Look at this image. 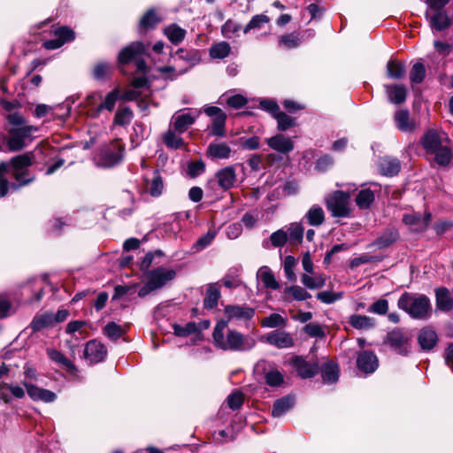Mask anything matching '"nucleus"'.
Listing matches in <instances>:
<instances>
[{
	"label": "nucleus",
	"mask_w": 453,
	"mask_h": 453,
	"mask_svg": "<svg viewBox=\"0 0 453 453\" xmlns=\"http://www.w3.org/2000/svg\"><path fill=\"white\" fill-rule=\"evenodd\" d=\"M33 156L26 153L13 157L9 163H0V197L7 195L9 190L17 191L35 180V176L28 172Z\"/></svg>",
	"instance_id": "obj_1"
},
{
	"label": "nucleus",
	"mask_w": 453,
	"mask_h": 453,
	"mask_svg": "<svg viewBox=\"0 0 453 453\" xmlns=\"http://www.w3.org/2000/svg\"><path fill=\"white\" fill-rule=\"evenodd\" d=\"M227 326V321H219L213 330L212 337L216 347L223 350L247 351L254 348L256 342L248 338L235 330H228L224 336V330Z\"/></svg>",
	"instance_id": "obj_2"
},
{
	"label": "nucleus",
	"mask_w": 453,
	"mask_h": 453,
	"mask_svg": "<svg viewBox=\"0 0 453 453\" xmlns=\"http://www.w3.org/2000/svg\"><path fill=\"white\" fill-rule=\"evenodd\" d=\"M397 306L414 319L426 320L432 316L431 301L424 294L404 292L400 296Z\"/></svg>",
	"instance_id": "obj_3"
},
{
	"label": "nucleus",
	"mask_w": 453,
	"mask_h": 453,
	"mask_svg": "<svg viewBox=\"0 0 453 453\" xmlns=\"http://www.w3.org/2000/svg\"><path fill=\"white\" fill-rule=\"evenodd\" d=\"M37 130L38 128L32 125L8 128V138L6 142L9 150L11 151L21 150L32 141V134Z\"/></svg>",
	"instance_id": "obj_4"
},
{
	"label": "nucleus",
	"mask_w": 453,
	"mask_h": 453,
	"mask_svg": "<svg viewBox=\"0 0 453 453\" xmlns=\"http://www.w3.org/2000/svg\"><path fill=\"white\" fill-rule=\"evenodd\" d=\"M146 50L147 47L142 42H133L119 53V62L121 65H126L134 60L135 61L137 70L145 73L147 65L141 57L145 54Z\"/></svg>",
	"instance_id": "obj_5"
},
{
	"label": "nucleus",
	"mask_w": 453,
	"mask_h": 453,
	"mask_svg": "<svg viewBox=\"0 0 453 453\" xmlns=\"http://www.w3.org/2000/svg\"><path fill=\"white\" fill-rule=\"evenodd\" d=\"M349 194L343 191H334L326 198V205L333 217L345 218L349 215Z\"/></svg>",
	"instance_id": "obj_6"
},
{
	"label": "nucleus",
	"mask_w": 453,
	"mask_h": 453,
	"mask_svg": "<svg viewBox=\"0 0 453 453\" xmlns=\"http://www.w3.org/2000/svg\"><path fill=\"white\" fill-rule=\"evenodd\" d=\"M124 151V145L120 142L115 141L102 150L98 157L97 165L102 167H112L122 160Z\"/></svg>",
	"instance_id": "obj_7"
},
{
	"label": "nucleus",
	"mask_w": 453,
	"mask_h": 453,
	"mask_svg": "<svg viewBox=\"0 0 453 453\" xmlns=\"http://www.w3.org/2000/svg\"><path fill=\"white\" fill-rule=\"evenodd\" d=\"M388 342L401 355H406L409 351V336L402 329L397 328L388 333Z\"/></svg>",
	"instance_id": "obj_8"
},
{
	"label": "nucleus",
	"mask_w": 453,
	"mask_h": 453,
	"mask_svg": "<svg viewBox=\"0 0 453 453\" xmlns=\"http://www.w3.org/2000/svg\"><path fill=\"white\" fill-rule=\"evenodd\" d=\"M393 119L395 127L403 133H411L418 127V122L411 117L410 111L406 109L395 111Z\"/></svg>",
	"instance_id": "obj_9"
},
{
	"label": "nucleus",
	"mask_w": 453,
	"mask_h": 453,
	"mask_svg": "<svg viewBox=\"0 0 453 453\" xmlns=\"http://www.w3.org/2000/svg\"><path fill=\"white\" fill-rule=\"evenodd\" d=\"M55 39L48 40L43 42L47 50H56L62 47L65 42L74 39V32L68 27H60L54 31Z\"/></svg>",
	"instance_id": "obj_10"
},
{
	"label": "nucleus",
	"mask_w": 453,
	"mask_h": 453,
	"mask_svg": "<svg viewBox=\"0 0 453 453\" xmlns=\"http://www.w3.org/2000/svg\"><path fill=\"white\" fill-rule=\"evenodd\" d=\"M107 355V349L104 344L96 340L89 341L84 349V357L89 364L102 362Z\"/></svg>",
	"instance_id": "obj_11"
},
{
	"label": "nucleus",
	"mask_w": 453,
	"mask_h": 453,
	"mask_svg": "<svg viewBox=\"0 0 453 453\" xmlns=\"http://www.w3.org/2000/svg\"><path fill=\"white\" fill-rule=\"evenodd\" d=\"M176 276V272L173 269L159 266L148 273L147 278L150 279L157 289L165 286L168 282L172 281Z\"/></svg>",
	"instance_id": "obj_12"
},
{
	"label": "nucleus",
	"mask_w": 453,
	"mask_h": 453,
	"mask_svg": "<svg viewBox=\"0 0 453 453\" xmlns=\"http://www.w3.org/2000/svg\"><path fill=\"white\" fill-rule=\"evenodd\" d=\"M22 384L26 388L27 393L28 396L33 401H41L43 403H52L56 400L57 395L45 388H39L32 383H28L27 381H23Z\"/></svg>",
	"instance_id": "obj_13"
},
{
	"label": "nucleus",
	"mask_w": 453,
	"mask_h": 453,
	"mask_svg": "<svg viewBox=\"0 0 453 453\" xmlns=\"http://www.w3.org/2000/svg\"><path fill=\"white\" fill-rule=\"evenodd\" d=\"M171 57L174 59V61L183 60L187 64V66L180 70L178 73L174 75V77L183 74L186 71H188L191 66L195 65L200 60L197 50H188L183 48L177 50L174 55L171 54Z\"/></svg>",
	"instance_id": "obj_14"
},
{
	"label": "nucleus",
	"mask_w": 453,
	"mask_h": 453,
	"mask_svg": "<svg viewBox=\"0 0 453 453\" xmlns=\"http://www.w3.org/2000/svg\"><path fill=\"white\" fill-rule=\"evenodd\" d=\"M266 342L279 349H287L294 346L292 335L286 331L275 330L266 334Z\"/></svg>",
	"instance_id": "obj_15"
},
{
	"label": "nucleus",
	"mask_w": 453,
	"mask_h": 453,
	"mask_svg": "<svg viewBox=\"0 0 453 453\" xmlns=\"http://www.w3.org/2000/svg\"><path fill=\"white\" fill-rule=\"evenodd\" d=\"M357 365L360 371L365 373H372L379 366V361L375 354L365 350L357 356Z\"/></svg>",
	"instance_id": "obj_16"
},
{
	"label": "nucleus",
	"mask_w": 453,
	"mask_h": 453,
	"mask_svg": "<svg viewBox=\"0 0 453 453\" xmlns=\"http://www.w3.org/2000/svg\"><path fill=\"white\" fill-rule=\"evenodd\" d=\"M434 13L430 14L426 12V18L429 21L430 27L436 31H442L450 26V19L448 14L442 10H434Z\"/></svg>",
	"instance_id": "obj_17"
},
{
	"label": "nucleus",
	"mask_w": 453,
	"mask_h": 453,
	"mask_svg": "<svg viewBox=\"0 0 453 453\" xmlns=\"http://www.w3.org/2000/svg\"><path fill=\"white\" fill-rule=\"evenodd\" d=\"M224 311L227 317V322L231 319L249 320L255 313V311L250 307L238 305H227Z\"/></svg>",
	"instance_id": "obj_18"
},
{
	"label": "nucleus",
	"mask_w": 453,
	"mask_h": 453,
	"mask_svg": "<svg viewBox=\"0 0 453 453\" xmlns=\"http://www.w3.org/2000/svg\"><path fill=\"white\" fill-rule=\"evenodd\" d=\"M431 219L430 213L421 216L419 213L404 214L403 221L412 227L413 231L421 232L427 228Z\"/></svg>",
	"instance_id": "obj_19"
},
{
	"label": "nucleus",
	"mask_w": 453,
	"mask_h": 453,
	"mask_svg": "<svg viewBox=\"0 0 453 453\" xmlns=\"http://www.w3.org/2000/svg\"><path fill=\"white\" fill-rule=\"evenodd\" d=\"M268 146L282 154H288L294 149V143L291 139L285 137L283 134H276L266 140Z\"/></svg>",
	"instance_id": "obj_20"
},
{
	"label": "nucleus",
	"mask_w": 453,
	"mask_h": 453,
	"mask_svg": "<svg viewBox=\"0 0 453 453\" xmlns=\"http://www.w3.org/2000/svg\"><path fill=\"white\" fill-rule=\"evenodd\" d=\"M292 362L298 375L303 379L311 378L319 371L318 365L310 364L301 357H296Z\"/></svg>",
	"instance_id": "obj_21"
},
{
	"label": "nucleus",
	"mask_w": 453,
	"mask_h": 453,
	"mask_svg": "<svg viewBox=\"0 0 453 453\" xmlns=\"http://www.w3.org/2000/svg\"><path fill=\"white\" fill-rule=\"evenodd\" d=\"M231 154L232 149L225 142H211L206 150L207 157L211 159H227Z\"/></svg>",
	"instance_id": "obj_22"
},
{
	"label": "nucleus",
	"mask_w": 453,
	"mask_h": 453,
	"mask_svg": "<svg viewBox=\"0 0 453 453\" xmlns=\"http://www.w3.org/2000/svg\"><path fill=\"white\" fill-rule=\"evenodd\" d=\"M219 186L224 190L231 188L236 181V173L234 166H226L216 173Z\"/></svg>",
	"instance_id": "obj_23"
},
{
	"label": "nucleus",
	"mask_w": 453,
	"mask_h": 453,
	"mask_svg": "<svg viewBox=\"0 0 453 453\" xmlns=\"http://www.w3.org/2000/svg\"><path fill=\"white\" fill-rule=\"evenodd\" d=\"M435 303L436 308L443 312H448L453 309V299L448 288H439L435 289Z\"/></svg>",
	"instance_id": "obj_24"
},
{
	"label": "nucleus",
	"mask_w": 453,
	"mask_h": 453,
	"mask_svg": "<svg viewBox=\"0 0 453 453\" xmlns=\"http://www.w3.org/2000/svg\"><path fill=\"white\" fill-rule=\"evenodd\" d=\"M119 88H114L111 92H109L104 100L97 105L95 109L92 110L91 113H89L92 117L96 118L99 116L100 112L104 110H107L109 111H113L116 102L119 98Z\"/></svg>",
	"instance_id": "obj_25"
},
{
	"label": "nucleus",
	"mask_w": 453,
	"mask_h": 453,
	"mask_svg": "<svg viewBox=\"0 0 453 453\" xmlns=\"http://www.w3.org/2000/svg\"><path fill=\"white\" fill-rule=\"evenodd\" d=\"M385 90L390 103L401 104L405 102L407 90L403 85H385Z\"/></svg>",
	"instance_id": "obj_26"
},
{
	"label": "nucleus",
	"mask_w": 453,
	"mask_h": 453,
	"mask_svg": "<svg viewBox=\"0 0 453 453\" xmlns=\"http://www.w3.org/2000/svg\"><path fill=\"white\" fill-rule=\"evenodd\" d=\"M401 168L400 161L395 157H385L380 160V173L386 176L396 175Z\"/></svg>",
	"instance_id": "obj_27"
},
{
	"label": "nucleus",
	"mask_w": 453,
	"mask_h": 453,
	"mask_svg": "<svg viewBox=\"0 0 453 453\" xmlns=\"http://www.w3.org/2000/svg\"><path fill=\"white\" fill-rule=\"evenodd\" d=\"M46 353L52 362L65 368L67 372H74L76 371V366L74 364L66 357H65L62 352L57 350L56 349L49 348L46 349Z\"/></svg>",
	"instance_id": "obj_28"
},
{
	"label": "nucleus",
	"mask_w": 453,
	"mask_h": 453,
	"mask_svg": "<svg viewBox=\"0 0 453 453\" xmlns=\"http://www.w3.org/2000/svg\"><path fill=\"white\" fill-rule=\"evenodd\" d=\"M145 187L149 194L153 197H158L162 195L165 185L158 171L153 173L151 180L145 179Z\"/></svg>",
	"instance_id": "obj_29"
},
{
	"label": "nucleus",
	"mask_w": 453,
	"mask_h": 453,
	"mask_svg": "<svg viewBox=\"0 0 453 453\" xmlns=\"http://www.w3.org/2000/svg\"><path fill=\"white\" fill-rule=\"evenodd\" d=\"M418 341L422 349L430 350L437 342V334L434 330L425 327L419 331Z\"/></svg>",
	"instance_id": "obj_30"
},
{
	"label": "nucleus",
	"mask_w": 453,
	"mask_h": 453,
	"mask_svg": "<svg viewBox=\"0 0 453 453\" xmlns=\"http://www.w3.org/2000/svg\"><path fill=\"white\" fill-rule=\"evenodd\" d=\"M422 144L427 152L438 150L441 145V137L440 134L434 130L430 129L425 133L422 138Z\"/></svg>",
	"instance_id": "obj_31"
},
{
	"label": "nucleus",
	"mask_w": 453,
	"mask_h": 453,
	"mask_svg": "<svg viewBox=\"0 0 453 453\" xmlns=\"http://www.w3.org/2000/svg\"><path fill=\"white\" fill-rule=\"evenodd\" d=\"M164 35L173 44L178 45L185 39L187 31L173 23L165 27Z\"/></svg>",
	"instance_id": "obj_32"
},
{
	"label": "nucleus",
	"mask_w": 453,
	"mask_h": 453,
	"mask_svg": "<svg viewBox=\"0 0 453 453\" xmlns=\"http://www.w3.org/2000/svg\"><path fill=\"white\" fill-rule=\"evenodd\" d=\"M257 278L263 282L265 288L277 290L280 288V283L275 279L274 274L268 266H262L257 273Z\"/></svg>",
	"instance_id": "obj_33"
},
{
	"label": "nucleus",
	"mask_w": 453,
	"mask_h": 453,
	"mask_svg": "<svg viewBox=\"0 0 453 453\" xmlns=\"http://www.w3.org/2000/svg\"><path fill=\"white\" fill-rule=\"evenodd\" d=\"M51 326H54V319L53 313L50 312H45L35 316L30 324V327L34 332H38Z\"/></svg>",
	"instance_id": "obj_34"
},
{
	"label": "nucleus",
	"mask_w": 453,
	"mask_h": 453,
	"mask_svg": "<svg viewBox=\"0 0 453 453\" xmlns=\"http://www.w3.org/2000/svg\"><path fill=\"white\" fill-rule=\"evenodd\" d=\"M174 130L182 134L194 124L196 117L190 113H182L173 117Z\"/></svg>",
	"instance_id": "obj_35"
},
{
	"label": "nucleus",
	"mask_w": 453,
	"mask_h": 453,
	"mask_svg": "<svg viewBox=\"0 0 453 453\" xmlns=\"http://www.w3.org/2000/svg\"><path fill=\"white\" fill-rule=\"evenodd\" d=\"M294 406V398L291 396H284L274 402L272 414L274 418H280Z\"/></svg>",
	"instance_id": "obj_36"
},
{
	"label": "nucleus",
	"mask_w": 453,
	"mask_h": 453,
	"mask_svg": "<svg viewBox=\"0 0 453 453\" xmlns=\"http://www.w3.org/2000/svg\"><path fill=\"white\" fill-rule=\"evenodd\" d=\"M349 324L356 329L369 330L375 326L376 321L373 318L365 315H352L349 317Z\"/></svg>",
	"instance_id": "obj_37"
},
{
	"label": "nucleus",
	"mask_w": 453,
	"mask_h": 453,
	"mask_svg": "<svg viewBox=\"0 0 453 453\" xmlns=\"http://www.w3.org/2000/svg\"><path fill=\"white\" fill-rule=\"evenodd\" d=\"M326 275L323 273L316 274L315 276H310L306 273L302 274L301 281L309 289L321 288L326 284Z\"/></svg>",
	"instance_id": "obj_38"
},
{
	"label": "nucleus",
	"mask_w": 453,
	"mask_h": 453,
	"mask_svg": "<svg viewBox=\"0 0 453 453\" xmlns=\"http://www.w3.org/2000/svg\"><path fill=\"white\" fill-rule=\"evenodd\" d=\"M220 297L219 288L215 284H210L207 288L206 296L203 300V306L208 310H211L218 305Z\"/></svg>",
	"instance_id": "obj_39"
},
{
	"label": "nucleus",
	"mask_w": 453,
	"mask_h": 453,
	"mask_svg": "<svg viewBox=\"0 0 453 453\" xmlns=\"http://www.w3.org/2000/svg\"><path fill=\"white\" fill-rule=\"evenodd\" d=\"M305 218L311 226H318L324 223L325 213L320 206L315 204L307 211Z\"/></svg>",
	"instance_id": "obj_40"
},
{
	"label": "nucleus",
	"mask_w": 453,
	"mask_h": 453,
	"mask_svg": "<svg viewBox=\"0 0 453 453\" xmlns=\"http://www.w3.org/2000/svg\"><path fill=\"white\" fill-rule=\"evenodd\" d=\"M321 372L324 382L334 383L339 379V367L333 362L326 363L321 368Z\"/></svg>",
	"instance_id": "obj_41"
},
{
	"label": "nucleus",
	"mask_w": 453,
	"mask_h": 453,
	"mask_svg": "<svg viewBox=\"0 0 453 453\" xmlns=\"http://www.w3.org/2000/svg\"><path fill=\"white\" fill-rule=\"evenodd\" d=\"M388 76L393 79H402L405 76L406 67L404 64L391 59L387 64Z\"/></svg>",
	"instance_id": "obj_42"
},
{
	"label": "nucleus",
	"mask_w": 453,
	"mask_h": 453,
	"mask_svg": "<svg viewBox=\"0 0 453 453\" xmlns=\"http://www.w3.org/2000/svg\"><path fill=\"white\" fill-rule=\"evenodd\" d=\"M398 238V233L395 229H388L385 231L380 237H378L373 244L379 249L386 248L395 242Z\"/></svg>",
	"instance_id": "obj_43"
},
{
	"label": "nucleus",
	"mask_w": 453,
	"mask_h": 453,
	"mask_svg": "<svg viewBox=\"0 0 453 453\" xmlns=\"http://www.w3.org/2000/svg\"><path fill=\"white\" fill-rule=\"evenodd\" d=\"M375 198L373 191L369 188L361 189L356 197V203L360 209H368Z\"/></svg>",
	"instance_id": "obj_44"
},
{
	"label": "nucleus",
	"mask_w": 453,
	"mask_h": 453,
	"mask_svg": "<svg viewBox=\"0 0 453 453\" xmlns=\"http://www.w3.org/2000/svg\"><path fill=\"white\" fill-rule=\"evenodd\" d=\"M231 51L230 44L226 42H217L210 48V56L212 58L223 59L226 58Z\"/></svg>",
	"instance_id": "obj_45"
},
{
	"label": "nucleus",
	"mask_w": 453,
	"mask_h": 453,
	"mask_svg": "<svg viewBox=\"0 0 453 453\" xmlns=\"http://www.w3.org/2000/svg\"><path fill=\"white\" fill-rule=\"evenodd\" d=\"M164 142L165 144L173 150H178L183 147L184 141L183 139L177 134H175L174 131L169 129L165 134H164Z\"/></svg>",
	"instance_id": "obj_46"
},
{
	"label": "nucleus",
	"mask_w": 453,
	"mask_h": 453,
	"mask_svg": "<svg viewBox=\"0 0 453 453\" xmlns=\"http://www.w3.org/2000/svg\"><path fill=\"white\" fill-rule=\"evenodd\" d=\"M286 325L287 319L278 313H272L270 316L264 318L261 321V326L263 327L274 328L285 326Z\"/></svg>",
	"instance_id": "obj_47"
},
{
	"label": "nucleus",
	"mask_w": 453,
	"mask_h": 453,
	"mask_svg": "<svg viewBox=\"0 0 453 453\" xmlns=\"http://www.w3.org/2000/svg\"><path fill=\"white\" fill-rule=\"evenodd\" d=\"M269 17L265 14L255 15L243 28V33L248 34L251 30L260 29L264 25L269 23Z\"/></svg>",
	"instance_id": "obj_48"
},
{
	"label": "nucleus",
	"mask_w": 453,
	"mask_h": 453,
	"mask_svg": "<svg viewBox=\"0 0 453 453\" xmlns=\"http://www.w3.org/2000/svg\"><path fill=\"white\" fill-rule=\"evenodd\" d=\"M133 119V112L128 107L119 109L114 116V124L118 126H127Z\"/></svg>",
	"instance_id": "obj_49"
},
{
	"label": "nucleus",
	"mask_w": 453,
	"mask_h": 453,
	"mask_svg": "<svg viewBox=\"0 0 453 453\" xmlns=\"http://www.w3.org/2000/svg\"><path fill=\"white\" fill-rule=\"evenodd\" d=\"M304 228L300 223H291L288 227V237L290 242H301L303 237Z\"/></svg>",
	"instance_id": "obj_50"
},
{
	"label": "nucleus",
	"mask_w": 453,
	"mask_h": 453,
	"mask_svg": "<svg viewBox=\"0 0 453 453\" xmlns=\"http://www.w3.org/2000/svg\"><path fill=\"white\" fill-rule=\"evenodd\" d=\"M174 334L180 337H185L198 332V326L196 322H188L185 326L173 325Z\"/></svg>",
	"instance_id": "obj_51"
},
{
	"label": "nucleus",
	"mask_w": 453,
	"mask_h": 453,
	"mask_svg": "<svg viewBox=\"0 0 453 453\" xmlns=\"http://www.w3.org/2000/svg\"><path fill=\"white\" fill-rule=\"evenodd\" d=\"M434 154L435 162L440 165H447L451 160V152L446 146H441L438 150L431 152Z\"/></svg>",
	"instance_id": "obj_52"
},
{
	"label": "nucleus",
	"mask_w": 453,
	"mask_h": 453,
	"mask_svg": "<svg viewBox=\"0 0 453 453\" xmlns=\"http://www.w3.org/2000/svg\"><path fill=\"white\" fill-rule=\"evenodd\" d=\"M426 77V67L422 63H416L410 72V79L412 83H421Z\"/></svg>",
	"instance_id": "obj_53"
},
{
	"label": "nucleus",
	"mask_w": 453,
	"mask_h": 453,
	"mask_svg": "<svg viewBox=\"0 0 453 453\" xmlns=\"http://www.w3.org/2000/svg\"><path fill=\"white\" fill-rule=\"evenodd\" d=\"M286 294L291 295L296 301H304L311 297V295L300 286H291L285 289Z\"/></svg>",
	"instance_id": "obj_54"
},
{
	"label": "nucleus",
	"mask_w": 453,
	"mask_h": 453,
	"mask_svg": "<svg viewBox=\"0 0 453 453\" xmlns=\"http://www.w3.org/2000/svg\"><path fill=\"white\" fill-rule=\"evenodd\" d=\"M104 333L108 338L115 341L125 334V330L115 322H110L104 327Z\"/></svg>",
	"instance_id": "obj_55"
},
{
	"label": "nucleus",
	"mask_w": 453,
	"mask_h": 453,
	"mask_svg": "<svg viewBox=\"0 0 453 453\" xmlns=\"http://www.w3.org/2000/svg\"><path fill=\"white\" fill-rule=\"evenodd\" d=\"M274 119L277 120L278 129L280 131H286L287 129H288L296 125L295 119L287 115L283 111H280L274 117Z\"/></svg>",
	"instance_id": "obj_56"
},
{
	"label": "nucleus",
	"mask_w": 453,
	"mask_h": 453,
	"mask_svg": "<svg viewBox=\"0 0 453 453\" xmlns=\"http://www.w3.org/2000/svg\"><path fill=\"white\" fill-rule=\"evenodd\" d=\"M279 43L280 46L286 49H294L299 46L300 38L298 35L296 33H291L288 35H284L280 37Z\"/></svg>",
	"instance_id": "obj_57"
},
{
	"label": "nucleus",
	"mask_w": 453,
	"mask_h": 453,
	"mask_svg": "<svg viewBox=\"0 0 453 453\" xmlns=\"http://www.w3.org/2000/svg\"><path fill=\"white\" fill-rule=\"evenodd\" d=\"M226 115H219L213 119L211 126V134L215 136H225V125Z\"/></svg>",
	"instance_id": "obj_58"
},
{
	"label": "nucleus",
	"mask_w": 453,
	"mask_h": 453,
	"mask_svg": "<svg viewBox=\"0 0 453 453\" xmlns=\"http://www.w3.org/2000/svg\"><path fill=\"white\" fill-rule=\"evenodd\" d=\"M241 27L240 24L232 19H228L221 27V33L226 38L231 39L234 35L237 34L241 30Z\"/></svg>",
	"instance_id": "obj_59"
},
{
	"label": "nucleus",
	"mask_w": 453,
	"mask_h": 453,
	"mask_svg": "<svg viewBox=\"0 0 453 453\" xmlns=\"http://www.w3.org/2000/svg\"><path fill=\"white\" fill-rule=\"evenodd\" d=\"M296 265V260L293 256H287L284 260V272L287 279L290 281H295L296 277L294 268Z\"/></svg>",
	"instance_id": "obj_60"
},
{
	"label": "nucleus",
	"mask_w": 453,
	"mask_h": 453,
	"mask_svg": "<svg viewBox=\"0 0 453 453\" xmlns=\"http://www.w3.org/2000/svg\"><path fill=\"white\" fill-rule=\"evenodd\" d=\"M216 236L215 231H209L207 234L200 237L194 244L196 251H200L209 246Z\"/></svg>",
	"instance_id": "obj_61"
},
{
	"label": "nucleus",
	"mask_w": 453,
	"mask_h": 453,
	"mask_svg": "<svg viewBox=\"0 0 453 453\" xmlns=\"http://www.w3.org/2000/svg\"><path fill=\"white\" fill-rule=\"evenodd\" d=\"M226 403L232 410H238L243 403V395L240 391H234L226 398Z\"/></svg>",
	"instance_id": "obj_62"
},
{
	"label": "nucleus",
	"mask_w": 453,
	"mask_h": 453,
	"mask_svg": "<svg viewBox=\"0 0 453 453\" xmlns=\"http://www.w3.org/2000/svg\"><path fill=\"white\" fill-rule=\"evenodd\" d=\"M273 247H282L288 242V233L283 229L273 232L270 236Z\"/></svg>",
	"instance_id": "obj_63"
},
{
	"label": "nucleus",
	"mask_w": 453,
	"mask_h": 453,
	"mask_svg": "<svg viewBox=\"0 0 453 453\" xmlns=\"http://www.w3.org/2000/svg\"><path fill=\"white\" fill-rule=\"evenodd\" d=\"M265 382L271 387L280 386L283 382V375L278 370H272L265 375Z\"/></svg>",
	"instance_id": "obj_64"
}]
</instances>
